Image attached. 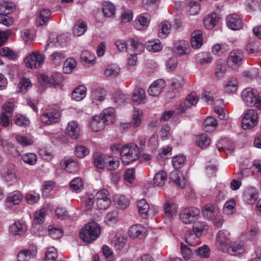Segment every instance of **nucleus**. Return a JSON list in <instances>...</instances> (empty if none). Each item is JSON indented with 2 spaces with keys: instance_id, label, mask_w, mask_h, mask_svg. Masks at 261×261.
Returning <instances> with one entry per match:
<instances>
[{
  "instance_id": "43",
  "label": "nucleus",
  "mask_w": 261,
  "mask_h": 261,
  "mask_svg": "<svg viewBox=\"0 0 261 261\" xmlns=\"http://www.w3.org/2000/svg\"><path fill=\"white\" fill-rule=\"evenodd\" d=\"M171 24L166 21L162 22L159 26V36L161 38H165L170 33Z\"/></svg>"
},
{
  "instance_id": "64",
  "label": "nucleus",
  "mask_w": 261,
  "mask_h": 261,
  "mask_svg": "<svg viewBox=\"0 0 261 261\" xmlns=\"http://www.w3.org/2000/svg\"><path fill=\"white\" fill-rule=\"evenodd\" d=\"M58 255L56 249L54 248H50L46 252L44 261H56Z\"/></svg>"
},
{
  "instance_id": "51",
  "label": "nucleus",
  "mask_w": 261,
  "mask_h": 261,
  "mask_svg": "<svg viewBox=\"0 0 261 261\" xmlns=\"http://www.w3.org/2000/svg\"><path fill=\"white\" fill-rule=\"evenodd\" d=\"M81 59L85 64H93L95 62V57L88 50L82 52Z\"/></svg>"
},
{
  "instance_id": "21",
  "label": "nucleus",
  "mask_w": 261,
  "mask_h": 261,
  "mask_svg": "<svg viewBox=\"0 0 261 261\" xmlns=\"http://www.w3.org/2000/svg\"><path fill=\"white\" fill-rule=\"evenodd\" d=\"M202 33L201 30H196L191 34V46L193 48H199L203 44Z\"/></svg>"
},
{
  "instance_id": "9",
  "label": "nucleus",
  "mask_w": 261,
  "mask_h": 261,
  "mask_svg": "<svg viewBox=\"0 0 261 261\" xmlns=\"http://www.w3.org/2000/svg\"><path fill=\"white\" fill-rule=\"evenodd\" d=\"M96 204L100 210H106L111 205V200L109 191L102 189L96 194Z\"/></svg>"
},
{
  "instance_id": "60",
  "label": "nucleus",
  "mask_w": 261,
  "mask_h": 261,
  "mask_svg": "<svg viewBox=\"0 0 261 261\" xmlns=\"http://www.w3.org/2000/svg\"><path fill=\"white\" fill-rule=\"evenodd\" d=\"M180 251L181 255L185 260H189L191 258L193 254L192 250L183 243L180 244Z\"/></svg>"
},
{
  "instance_id": "27",
  "label": "nucleus",
  "mask_w": 261,
  "mask_h": 261,
  "mask_svg": "<svg viewBox=\"0 0 261 261\" xmlns=\"http://www.w3.org/2000/svg\"><path fill=\"white\" fill-rule=\"evenodd\" d=\"M27 229L25 223L17 221L10 227L11 232L14 235H22Z\"/></svg>"
},
{
  "instance_id": "26",
  "label": "nucleus",
  "mask_w": 261,
  "mask_h": 261,
  "mask_svg": "<svg viewBox=\"0 0 261 261\" xmlns=\"http://www.w3.org/2000/svg\"><path fill=\"white\" fill-rule=\"evenodd\" d=\"M108 156L103 153L95 152L93 156V163L95 166L99 169L105 168Z\"/></svg>"
},
{
  "instance_id": "22",
  "label": "nucleus",
  "mask_w": 261,
  "mask_h": 261,
  "mask_svg": "<svg viewBox=\"0 0 261 261\" xmlns=\"http://www.w3.org/2000/svg\"><path fill=\"white\" fill-rule=\"evenodd\" d=\"M22 196L19 191H14L9 194L6 202L9 206L19 204L22 200Z\"/></svg>"
},
{
  "instance_id": "5",
  "label": "nucleus",
  "mask_w": 261,
  "mask_h": 261,
  "mask_svg": "<svg viewBox=\"0 0 261 261\" xmlns=\"http://www.w3.org/2000/svg\"><path fill=\"white\" fill-rule=\"evenodd\" d=\"M258 114L253 109H249L244 115L242 120V126L244 129H250L257 123Z\"/></svg>"
},
{
  "instance_id": "33",
  "label": "nucleus",
  "mask_w": 261,
  "mask_h": 261,
  "mask_svg": "<svg viewBox=\"0 0 261 261\" xmlns=\"http://www.w3.org/2000/svg\"><path fill=\"white\" fill-rule=\"evenodd\" d=\"M142 115L143 113L141 110H135L133 115L132 120L128 124H125L124 125H126L127 127L131 126L133 127H138L141 123Z\"/></svg>"
},
{
  "instance_id": "25",
  "label": "nucleus",
  "mask_w": 261,
  "mask_h": 261,
  "mask_svg": "<svg viewBox=\"0 0 261 261\" xmlns=\"http://www.w3.org/2000/svg\"><path fill=\"white\" fill-rule=\"evenodd\" d=\"M170 178L173 180L175 184L181 187L184 188L186 185L185 178L183 174L177 170L172 171L170 174Z\"/></svg>"
},
{
  "instance_id": "38",
  "label": "nucleus",
  "mask_w": 261,
  "mask_h": 261,
  "mask_svg": "<svg viewBox=\"0 0 261 261\" xmlns=\"http://www.w3.org/2000/svg\"><path fill=\"white\" fill-rule=\"evenodd\" d=\"M86 88L84 86L76 87L72 92V97L76 101H80L86 96Z\"/></svg>"
},
{
  "instance_id": "24",
  "label": "nucleus",
  "mask_w": 261,
  "mask_h": 261,
  "mask_svg": "<svg viewBox=\"0 0 261 261\" xmlns=\"http://www.w3.org/2000/svg\"><path fill=\"white\" fill-rule=\"evenodd\" d=\"M244 197L248 204H251L257 199L258 193L255 188L250 187L244 192Z\"/></svg>"
},
{
  "instance_id": "46",
  "label": "nucleus",
  "mask_w": 261,
  "mask_h": 261,
  "mask_svg": "<svg viewBox=\"0 0 261 261\" xmlns=\"http://www.w3.org/2000/svg\"><path fill=\"white\" fill-rule=\"evenodd\" d=\"M102 12L106 17H110L115 14L114 5L109 2H105L102 5Z\"/></svg>"
},
{
  "instance_id": "59",
  "label": "nucleus",
  "mask_w": 261,
  "mask_h": 261,
  "mask_svg": "<svg viewBox=\"0 0 261 261\" xmlns=\"http://www.w3.org/2000/svg\"><path fill=\"white\" fill-rule=\"evenodd\" d=\"M89 153V149L83 145H77L75 147V155L79 158H83Z\"/></svg>"
},
{
  "instance_id": "57",
  "label": "nucleus",
  "mask_w": 261,
  "mask_h": 261,
  "mask_svg": "<svg viewBox=\"0 0 261 261\" xmlns=\"http://www.w3.org/2000/svg\"><path fill=\"white\" fill-rule=\"evenodd\" d=\"M194 251L197 255L204 258H208L210 253L208 247L205 245L196 249Z\"/></svg>"
},
{
  "instance_id": "23",
  "label": "nucleus",
  "mask_w": 261,
  "mask_h": 261,
  "mask_svg": "<svg viewBox=\"0 0 261 261\" xmlns=\"http://www.w3.org/2000/svg\"><path fill=\"white\" fill-rule=\"evenodd\" d=\"M51 15V12L49 9H42L39 14L36 21L37 27L42 26L46 24Z\"/></svg>"
},
{
  "instance_id": "56",
  "label": "nucleus",
  "mask_w": 261,
  "mask_h": 261,
  "mask_svg": "<svg viewBox=\"0 0 261 261\" xmlns=\"http://www.w3.org/2000/svg\"><path fill=\"white\" fill-rule=\"evenodd\" d=\"M23 162L29 165H34L37 161V155L33 153H26L22 156Z\"/></svg>"
},
{
  "instance_id": "32",
  "label": "nucleus",
  "mask_w": 261,
  "mask_h": 261,
  "mask_svg": "<svg viewBox=\"0 0 261 261\" xmlns=\"http://www.w3.org/2000/svg\"><path fill=\"white\" fill-rule=\"evenodd\" d=\"M114 204L119 209H125L129 205V201L124 196L117 195L114 198Z\"/></svg>"
},
{
  "instance_id": "18",
  "label": "nucleus",
  "mask_w": 261,
  "mask_h": 261,
  "mask_svg": "<svg viewBox=\"0 0 261 261\" xmlns=\"http://www.w3.org/2000/svg\"><path fill=\"white\" fill-rule=\"evenodd\" d=\"M66 134L72 139H77L80 135V128L78 124L74 121L68 123L66 129Z\"/></svg>"
},
{
  "instance_id": "13",
  "label": "nucleus",
  "mask_w": 261,
  "mask_h": 261,
  "mask_svg": "<svg viewBox=\"0 0 261 261\" xmlns=\"http://www.w3.org/2000/svg\"><path fill=\"white\" fill-rule=\"evenodd\" d=\"M1 175L3 180L10 185H12L17 180L16 173L11 167L3 168L1 171Z\"/></svg>"
},
{
  "instance_id": "31",
  "label": "nucleus",
  "mask_w": 261,
  "mask_h": 261,
  "mask_svg": "<svg viewBox=\"0 0 261 261\" xmlns=\"http://www.w3.org/2000/svg\"><path fill=\"white\" fill-rule=\"evenodd\" d=\"M120 72V68L115 64H111L106 68L104 75L106 77L113 79L116 77Z\"/></svg>"
},
{
  "instance_id": "54",
  "label": "nucleus",
  "mask_w": 261,
  "mask_h": 261,
  "mask_svg": "<svg viewBox=\"0 0 261 261\" xmlns=\"http://www.w3.org/2000/svg\"><path fill=\"white\" fill-rule=\"evenodd\" d=\"M236 203L234 200H230L227 201L223 208L224 214L229 215L233 214L234 211V207Z\"/></svg>"
},
{
  "instance_id": "16",
  "label": "nucleus",
  "mask_w": 261,
  "mask_h": 261,
  "mask_svg": "<svg viewBox=\"0 0 261 261\" xmlns=\"http://www.w3.org/2000/svg\"><path fill=\"white\" fill-rule=\"evenodd\" d=\"M48 41L49 42L46 44L44 50H46L49 46H53L56 45V43H58L62 47L65 46L67 45L69 39L65 35H61L57 37L51 35L49 38Z\"/></svg>"
},
{
  "instance_id": "4",
  "label": "nucleus",
  "mask_w": 261,
  "mask_h": 261,
  "mask_svg": "<svg viewBox=\"0 0 261 261\" xmlns=\"http://www.w3.org/2000/svg\"><path fill=\"white\" fill-rule=\"evenodd\" d=\"M140 153L138 147L133 143L122 147L120 152L122 161L125 165L137 160L139 158Z\"/></svg>"
},
{
  "instance_id": "39",
  "label": "nucleus",
  "mask_w": 261,
  "mask_h": 261,
  "mask_svg": "<svg viewBox=\"0 0 261 261\" xmlns=\"http://www.w3.org/2000/svg\"><path fill=\"white\" fill-rule=\"evenodd\" d=\"M167 179V174L165 171L161 170L157 172L153 178L154 184L158 187H163Z\"/></svg>"
},
{
  "instance_id": "10",
  "label": "nucleus",
  "mask_w": 261,
  "mask_h": 261,
  "mask_svg": "<svg viewBox=\"0 0 261 261\" xmlns=\"http://www.w3.org/2000/svg\"><path fill=\"white\" fill-rule=\"evenodd\" d=\"M231 244L229 233L224 230H220L217 234L216 245L222 252H225L227 247Z\"/></svg>"
},
{
  "instance_id": "6",
  "label": "nucleus",
  "mask_w": 261,
  "mask_h": 261,
  "mask_svg": "<svg viewBox=\"0 0 261 261\" xmlns=\"http://www.w3.org/2000/svg\"><path fill=\"white\" fill-rule=\"evenodd\" d=\"M200 210L194 207L184 209L179 215L180 220L185 224H190L195 222L198 219Z\"/></svg>"
},
{
  "instance_id": "45",
  "label": "nucleus",
  "mask_w": 261,
  "mask_h": 261,
  "mask_svg": "<svg viewBox=\"0 0 261 261\" xmlns=\"http://www.w3.org/2000/svg\"><path fill=\"white\" fill-rule=\"evenodd\" d=\"M226 71V66L225 61L224 60H219L217 62L215 69V75L218 78L222 77L224 76Z\"/></svg>"
},
{
  "instance_id": "11",
  "label": "nucleus",
  "mask_w": 261,
  "mask_h": 261,
  "mask_svg": "<svg viewBox=\"0 0 261 261\" xmlns=\"http://www.w3.org/2000/svg\"><path fill=\"white\" fill-rule=\"evenodd\" d=\"M244 58V54L241 50L231 51L228 57L227 63L231 68H235L239 66Z\"/></svg>"
},
{
  "instance_id": "14",
  "label": "nucleus",
  "mask_w": 261,
  "mask_h": 261,
  "mask_svg": "<svg viewBox=\"0 0 261 261\" xmlns=\"http://www.w3.org/2000/svg\"><path fill=\"white\" fill-rule=\"evenodd\" d=\"M226 23L228 27L232 30H239L243 25L242 20L237 14H231L226 17Z\"/></svg>"
},
{
  "instance_id": "36",
  "label": "nucleus",
  "mask_w": 261,
  "mask_h": 261,
  "mask_svg": "<svg viewBox=\"0 0 261 261\" xmlns=\"http://www.w3.org/2000/svg\"><path fill=\"white\" fill-rule=\"evenodd\" d=\"M208 229V226L205 222L198 221L194 223L193 226V232L201 236L203 233L206 232Z\"/></svg>"
},
{
  "instance_id": "34",
  "label": "nucleus",
  "mask_w": 261,
  "mask_h": 261,
  "mask_svg": "<svg viewBox=\"0 0 261 261\" xmlns=\"http://www.w3.org/2000/svg\"><path fill=\"white\" fill-rule=\"evenodd\" d=\"M150 19L148 14L145 13L139 17L135 20L134 26L139 30H141L143 27H147L149 23Z\"/></svg>"
},
{
  "instance_id": "28",
  "label": "nucleus",
  "mask_w": 261,
  "mask_h": 261,
  "mask_svg": "<svg viewBox=\"0 0 261 261\" xmlns=\"http://www.w3.org/2000/svg\"><path fill=\"white\" fill-rule=\"evenodd\" d=\"M231 255H237L244 252L243 245L237 242H231L227 247L226 251Z\"/></svg>"
},
{
  "instance_id": "19",
  "label": "nucleus",
  "mask_w": 261,
  "mask_h": 261,
  "mask_svg": "<svg viewBox=\"0 0 261 261\" xmlns=\"http://www.w3.org/2000/svg\"><path fill=\"white\" fill-rule=\"evenodd\" d=\"M106 95V91L102 88H97L91 92V99L92 102L96 105L103 101Z\"/></svg>"
},
{
  "instance_id": "53",
  "label": "nucleus",
  "mask_w": 261,
  "mask_h": 261,
  "mask_svg": "<svg viewBox=\"0 0 261 261\" xmlns=\"http://www.w3.org/2000/svg\"><path fill=\"white\" fill-rule=\"evenodd\" d=\"M71 189L76 192H79L83 189V182L80 177L74 178L70 182Z\"/></svg>"
},
{
  "instance_id": "61",
  "label": "nucleus",
  "mask_w": 261,
  "mask_h": 261,
  "mask_svg": "<svg viewBox=\"0 0 261 261\" xmlns=\"http://www.w3.org/2000/svg\"><path fill=\"white\" fill-rule=\"evenodd\" d=\"M187 9L189 10L190 15H195L199 13L200 10V6L198 2H192L189 4Z\"/></svg>"
},
{
  "instance_id": "44",
  "label": "nucleus",
  "mask_w": 261,
  "mask_h": 261,
  "mask_svg": "<svg viewBox=\"0 0 261 261\" xmlns=\"http://www.w3.org/2000/svg\"><path fill=\"white\" fill-rule=\"evenodd\" d=\"M127 41L130 43V45L132 46L133 50L136 52L135 54H140L143 51L144 46L140 42L134 38H129L128 39Z\"/></svg>"
},
{
  "instance_id": "3",
  "label": "nucleus",
  "mask_w": 261,
  "mask_h": 261,
  "mask_svg": "<svg viewBox=\"0 0 261 261\" xmlns=\"http://www.w3.org/2000/svg\"><path fill=\"white\" fill-rule=\"evenodd\" d=\"M241 96L247 106H255L261 110V93L256 89L247 88L242 91Z\"/></svg>"
},
{
  "instance_id": "49",
  "label": "nucleus",
  "mask_w": 261,
  "mask_h": 261,
  "mask_svg": "<svg viewBox=\"0 0 261 261\" xmlns=\"http://www.w3.org/2000/svg\"><path fill=\"white\" fill-rule=\"evenodd\" d=\"M63 79L60 73H55L48 77V86L56 87L62 82Z\"/></svg>"
},
{
  "instance_id": "17",
  "label": "nucleus",
  "mask_w": 261,
  "mask_h": 261,
  "mask_svg": "<svg viewBox=\"0 0 261 261\" xmlns=\"http://www.w3.org/2000/svg\"><path fill=\"white\" fill-rule=\"evenodd\" d=\"M31 249H25L21 251L17 254L18 261H29L31 258L34 257L37 254L36 247L32 245Z\"/></svg>"
},
{
  "instance_id": "48",
  "label": "nucleus",
  "mask_w": 261,
  "mask_h": 261,
  "mask_svg": "<svg viewBox=\"0 0 261 261\" xmlns=\"http://www.w3.org/2000/svg\"><path fill=\"white\" fill-rule=\"evenodd\" d=\"M119 165L120 161L118 160H114V159L112 156H108L105 166V168H106L108 170H116L119 167Z\"/></svg>"
},
{
  "instance_id": "7",
  "label": "nucleus",
  "mask_w": 261,
  "mask_h": 261,
  "mask_svg": "<svg viewBox=\"0 0 261 261\" xmlns=\"http://www.w3.org/2000/svg\"><path fill=\"white\" fill-rule=\"evenodd\" d=\"M61 117L60 112L55 108L47 109L40 116L41 121L45 124H53L59 122Z\"/></svg>"
},
{
  "instance_id": "12",
  "label": "nucleus",
  "mask_w": 261,
  "mask_h": 261,
  "mask_svg": "<svg viewBox=\"0 0 261 261\" xmlns=\"http://www.w3.org/2000/svg\"><path fill=\"white\" fill-rule=\"evenodd\" d=\"M199 98L195 92H191L188 95L183 103L180 104L178 107V110L180 113H184L189 108L196 105Z\"/></svg>"
},
{
  "instance_id": "52",
  "label": "nucleus",
  "mask_w": 261,
  "mask_h": 261,
  "mask_svg": "<svg viewBox=\"0 0 261 261\" xmlns=\"http://www.w3.org/2000/svg\"><path fill=\"white\" fill-rule=\"evenodd\" d=\"M144 228L139 224L132 226L129 229V234L131 238L138 237L143 231Z\"/></svg>"
},
{
  "instance_id": "35",
  "label": "nucleus",
  "mask_w": 261,
  "mask_h": 261,
  "mask_svg": "<svg viewBox=\"0 0 261 261\" xmlns=\"http://www.w3.org/2000/svg\"><path fill=\"white\" fill-rule=\"evenodd\" d=\"M210 138L205 134L198 135L196 138L197 145L202 149L205 148L211 144Z\"/></svg>"
},
{
  "instance_id": "8",
  "label": "nucleus",
  "mask_w": 261,
  "mask_h": 261,
  "mask_svg": "<svg viewBox=\"0 0 261 261\" xmlns=\"http://www.w3.org/2000/svg\"><path fill=\"white\" fill-rule=\"evenodd\" d=\"M44 58L43 54L34 52L25 58L24 63L27 67L31 69L37 68L43 63Z\"/></svg>"
},
{
  "instance_id": "41",
  "label": "nucleus",
  "mask_w": 261,
  "mask_h": 261,
  "mask_svg": "<svg viewBox=\"0 0 261 261\" xmlns=\"http://www.w3.org/2000/svg\"><path fill=\"white\" fill-rule=\"evenodd\" d=\"M87 28V24L85 22L81 21H77L73 28V33L75 36H80L85 33Z\"/></svg>"
},
{
  "instance_id": "63",
  "label": "nucleus",
  "mask_w": 261,
  "mask_h": 261,
  "mask_svg": "<svg viewBox=\"0 0 261 261\" xmlns=\"http://www.w3.org/2000/svg\"><path fill=\"white\" fill-rule=\"evenodd\" d=\"M66 58L65 53L62 51H56L51 55V60L55 64H60Z\"/></svg>"
},
{
  "instance_id": "47",
  "label": "nucleus",
  "mask_w": 261,
  "mask_h": 261,
  "mask_svg": "<svg viewBox=\"0 0 261 261\" xmlns=\"http://www.w3.org/2000/svg\"><path fill=\"white\" fill-rule=\"evenodd\" d=\"M76 66V62L73 58L67 59L64 63L63 71L64 73L69 74L72 72Z\"/></svg>"
},
{
  "instance_id": "50",
  "label": "nucleus",
  "mask_w": 261,
  "mask_h": 261,
  "mask_svg": "<svg viewBox=\"0 0 261 261\" xmlns=\"http://www.w3.org/2000/svg\"><path fill=\"white\" fill-rule=\"evenodd\" d=\"M145 91L142 88H138L136 92L132 95L133 101L136 104H140L145 97Z\"/></svg>"
},
{
  "instance_id": "42",
  "label": "nucleus",
  "mask_w": 261,
  "mask_h": 261,
  "mask_svg": "<svg viewBox=\"0 0 261 261\" xmlns=\"http://www.w3.org/2000/svg\"><path fill=\"white\" fill-rule=\"evenodd\" d=\"M15 9L14 3L5 2L0 6V16L7 15L11 13Z\"/></svg>"
},
{
  "instance_id": "37",
  "label": "nucleus",
  "mask_w": 261,
  "mask_h": 261,
  "mask_svg": "<svg viewBox=\"0 0 261 261\" xmlns=\"http://www.w3.org/2000/svg\"><path fill=\"white\" fill-rule=\"evenodd\" d=\"M32 87V84L29 79L23 77L21 79L17 86V92L22 94L25 93Z\"/></svg>"
},
{
  "instance_id": "1",
  "label": "nucleus",
  "mask_w": 261,
  "mask_h": 261,
  "mask_svg": "<svg viewBox=\"0 0 261 261\" xmlns=\"http://www.w3.org/2000/svg\"><path fill=\"white\" fill-rule=\"evenodd\" d=\"M114 120V110L109 108L103 110L99 116L93 117L90 126L94 132H98L103 130L106 125L113 124Z\"/></svg>"
},
{
  "instance_id": "30",
  "label": "nucleus",
  "mask_w": 261,
  "mask_h": 261,
  "mask_svg": "<svg viewBox=\"0 0 261 261\" xmlns=\"http://www.w3.org/2000/svg\"><path fill=\"white\" fill-rule=\"evenodd\" d=\"M219 19V18L216 13H212L211 15L204 18L203 21L204 25L206 29L211 30L217 24Z\"/></svg>"
},
{
  "instance_id": "55",
  "label": "nucleus",
  "mask_w": 261,
  "mask_h": 261,
  "mask_svg": "<svg viewBox=\"0 0 261 261\" xmlns=\"http://www.w3.org/2000/svg\"><path fill=\"white\" fill-rule=\"evenodd\" d=\"M0 55L10 60L15 59L17 57V55L14 51L6 47L0 49Z\"/></svg>"
},
{
  "instance_id": "2",
  "label": "nucleus",
  "mask_w": 261,
  "mask_h": 261,
  "mask_svg": "<svg viewBox=\"0 0 261 261\" xmlns=\"http://www.w3.org/2000/svg\"><path fill=\"white\" fill-rule=\"evenodd\" d=\"M100 227L95 222L86 224L80 232V238L85 242L90 243L95 241L99 236Z\"/></svg>"
},
{
  "instance_id": "20",
  "label": "nucleus",
  "mask_w": 261,
  "mask_h": 261,
  "mask_svg": "<svg viewBox=\"0 0 261 261\" xmlns=\"http://www.w3.org/2000/svg\"><path fill=\"white\" fill-rule=\"evenodd\" d=\"M217 212V207L212 204L205 205L202 210L203 217L208 220L213 219L216 217Z\"/></svg>"
},
{
  "instance_id": "62",
  "label": "nucleus",
  "mask_w": 261,
  "mask_h": 261,
  "mask_svg": "<svg viewBox=\"0 0 261 261\" xmlns=\"http://www.w3.org/2000/svg\"><path fill=\"white\" fill-rule=\"evenodd\" d=\"M146 49L152 52H158L161 50L162 46L160 42L148 41L146 44Z\"/></svg>"
},
{
  "instance_id": "29",
  "label": "nucleus",
  "mask_w": 261,
  "mask_h": 261,
  "mask_svg": "<svg viewBox=\"0 0 261 261\" xmlns=\"http://www.w3.org/2000/svg\"><path fill=\"white\" fill-rule=\"evenodd\" d=\"M137 206L140 216L146 219L148 217V213L150 210V206L145 199H141L138 202Z\"/></svg>"
},
{
  "instance_id": "40",
  "label": "nucleus",
  "mask_w": 261,
  "mask_h": 261,
  "mask_svg": "<svg viewBox=\"0 0 261 261\" xmlns=\"http://www.w3.org/2000/svg\"><path fill=\"white\" fill-rule=\"evenodd\" d=\"M199 236L192 232L187 231L186 234V241L187 244L190 246H195L199 243Z\"/></svg>"
},
{
  "instance_id": "15",
  "label": "nucleus",
  "mask_w": 261,
  "mask_h": 261,
  "mask_svg": "<svg viewBox=\"0 0 261 261\" xmlns=\"http://www.w3.org/2000/svg\"><path fill=\"white\" fill-rule=\"evenodd\" d=\"M165 86V82L162 79L154 81L149 87L148 92L150 96H158Z\"/></svg>"
},
{
  "instance_id": "58",
  "label": "nucleus",
  "mask_w": 261,
  "mask_h": 261,
  "mask_svg": "<svg viewBox=\"0 0 261 261\" xmlns=\"http://www.w3.org/2000/svg\"><path fill=\"white\" fill-rule=\"evenodd\" d=\"M186 156L182 155H176L172 159V165L176 169L181 168L185 162Z\"/></svg>"
}]
</instances>
